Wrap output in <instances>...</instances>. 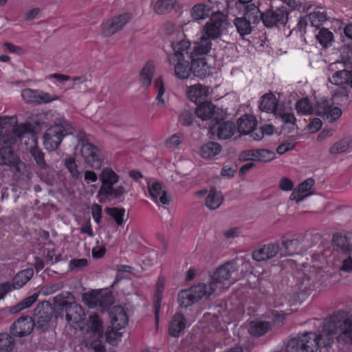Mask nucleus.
<instances>
[{
    "instance_id": "1",
    "label": "nucleus",
    "mask_w": 352,
    "mask_h": 352,
    "mask_svg": "<svg viewBox=\"0 0 352 352\" xmlns=\"http://www.w3.org/2000/svg\"><path fill=\"white\" fill-rule=\"evenodd\" d=\"M24 140L32 156L41 168H45L43 153L37 147V139L30 123L16 125L15 117H0V164L8 165L19 171L20 160L11 146L18 140Z\"/></svg>"
},
{
    "instance_id": "2",
    "label": "nucleus",
    "mask_w": 352,
    "mask_h": 352,
    "mask_svg": "<svg viewBox=\"0 0 352 352\" xmlns=\"http://www.w3.org/2000/svg\"><path fill=\"white\" fill-rule=\"evenodd\" d=\"M320 339L324 346H329L334 340L340 343L352 344V313L349 315L338 312L323 328Z\"/></svg>"
},
{
    "instance_id": "3",
    "label": "nucleus",
    "mask_w": 352,
    "mask_h": 352,
    "mask_svg": "<svg viewBox=\"0 0 352 352\" xmlns=\"http://www.w3.org/2000/svg\"><path fill=\"white\" fill-rule=\"evenodd\" d=\"M228 25L226 14L219 10L212 12L210 19L200 29L199 38L195 43L197 52L208 54L212 48L211 40L217 39L226 34Z\"/></svg>"
},
{
    "instance_id": "4",
    "label": "nucleus",
    "mask_w": 352,
    "mask_h": 352,
    "mask_svg": "<svg viewBox=\"0 0 352 352\" xmlns=\"http://www.w3.org/2000/svg\"><path fill=\"white\" fill-rule=\"evenodd\" d=\"M173 53L168 55V61L174 68L175 75L179 79H187L192 74L190 41L182 39L173 42Z\"/></svg>"
},
{
    "instance_id": "5",
    "label": "nucleus",
    "mask_w": 352,
    "mask_h": 352,
    "mask_svg": "<svg viewBox=\"0 0 352 352\" xmlns=\"http://www.w3.org/2000/svg\"><path fill=\"white\" fill-rule=\"evenodd\" d=\"M297 113L300 115L316 113L324 117L329 122H333L342 116V111L339 107L333 106L331 100L324 98L319 99L314 106L308 98H302L296 103Z\"/></svg>"
},
{
    "instance_id": "6",
    "label": "nucleus",
    "mask_w": 352,
    "mask_h": 352,
    "mask_svg": "<svg viewBox=\"0 0 352 352\" xmlns=\"http://www.w3.org/2000/svg\"><path fill=\"white\" fill-rule=\"evenodd\" d=\"M259 109L262 111L273 113L292 129H296V119L290 104L279 103L274 94H266L261 97Z\"/></svg>"
},
{
    "instance_id": "7",
    "label": "nucleus",
    "mask_w": 352,
    "mask_h": 352,
    "mask_svg": "<svg viewBox=\"0 0 352 352\" xmlns=\"http://www.w3.org/2000/svg\"><path fill=\"white\" fill-rule=\"evenodd\" d=\"M54 118V124L45 131L43 135L44 147L50 151L56 150L72 131L70 123L63 116L55 113Z\"/></svg>"
},
{
    "instance_id": "8",
    "label": "nucleus",
    "mask_w": 352,
    "mask_h": 352,
    "mask_svg": "<svg viewBox=\"0 0 352 352\" xmlns=\"http://www.w3.org/2000/svg\"><path fill=\"white\" fill-rule=\"evenodd\" d=\"M99 179L102 184L97 195L99 201H106L109 196L120 197L124 193L123 186L114 187L119 182L120 176L111 167L103 168L99 175Z\"/></svg>"
},
{
    "instance_id": "9",
    "label": "nucleus",
    "mask_w": 352,
    "mask_h": 352,
    "mask_svg": "<svg viewBox=\"0 0 352 352\" xmlns=\"http://www.w3.org/2000/svg\"><path fill=\"white\" fill-rule=\"evenodd\" d=\"M352 63L346 61L331 63L328 66V80L333 85L340 87V94L346 97V87L352 89V71L349 69Z\"/></svg>"
},
{
    "instance_id": "10",
    "label": "nucleus",
    "mask_w": 352,
    "mask_h": 352,
    "mask_svg": "<svg viewBox=\"0 0 352 352\" xmlns=\"http://www.w3.org/2000/svg\"><path fill=\"white\" fill-rule=\"evenodd\" d=\"M74 154L82 157L87 166L94 170L100 169L104 162L101 150L84 139L79 140L75 146Z\"/></svg>"
},
{
    "instance_id": "11",
    "label": "nucleus",
    "mask_w": 352,
    "mask_h": 352,
    "mask_svg": "<svg viewBox=\"0 0 352 352\" xmlns=\"http://www.w3.org/2000/svg\"><path fill=\"white\" fill-rule=\"evenodd\" d=\"M319 337L314 332H305L291 338L287 344L286 352H316L318 347Z\"/></svg>"
},
{
    "instance_id": "12",
    "label": "nucleus",
    "mask_w": 352,
    "mask_h": 352,
    "mask_svg": "<svg viewBox=\"0 0 352 352\" xmlns=\"http://www.w3.org/2000/svg\"><path fill=\"white\" fill-rule=\"evenodd\" d=\"M333 240L338 261L340 263V270L345 272H352V235H336Z\"/></svg>"
},
{
    "instance_id": "13",
    "label": "nucleus",
    "mask_w": 352,
    "mask_h": 352,
    "mask_svg": "<svg viewBox=\"0 0 352 352\" xmlns=\"http://www.w3.org/2000/svg\"><path fill=\"white\" fill-rule=\"evenodd\" d=\"M236 266L234 263H227L219 267L211 276L207 287H212V294L217 289L224 291L228 289L232 284L230 278L236 271Z\"/></svg>"
},
{
    "instance_id": "14",
    "label": "nucleus",
    "mask_w": 352,
    "mask_h": 352,
    "mask_svg": "<svg viewBox=\"0 0 352 352\" xmlns=\"http://www.w3.org/2000/svg\"><path fill=\"white\" fill-rule=\"evenodd\" d=\"M213 288L207 287L206 283H199L178 294L177 300L180 306L188 307L203 298L212 294Z\"/></svg>"
},
{
    "instance_id": "15",
    "label": "nucleus",
    "mask_w": 352,
    "mask_h": 352,
    "mask_svg": "<svg viewBox=\"0 0 352 352\" xmlns=\"http://www.w3.org/2000/svg\"><path fill=\"white\" fill-rule=\"evenodd\" d=\"M133 19L130 12H124L103 21L100 24V33L105 37L111 36L122 30Z\"/></svg>"
},
{
    "instance_id": "16",
    "label": "nucleus",
    "mask_w": 352,
    "mask_h": 352,
    "mask_svg": "<svg viewBox=\"0 0 352 352\" xmlns=\"http://www.w3.org/2000/svg\"><path fill=\"white\" fill-rule=\"evenodd\" d=\"M290 11L283 6L275 10L270 8L262 14V20L266 27L272 28L286 23Z\"/></svg>"
},
{
    "instance_id": "17",
    "label": "nucleus",
    "mask_w": 352,
    "mask_h": 352,
    "mask_svg": "<svg viewBox=\"0 0 352 352\" xmlns=\"http://www.w3.org/2000/svg\"><path fill=\"white\" fill-rule=\"evenodd\" d=\"M33 274L34 271L32 269H25L15 275L13 283L6 282L0 285V299L7 293L24 286L31 279Z\"/></svg>"
},
{
    "instance_id": "18",
    "label": "nucleus",
    "mask_w": 352,
    "mask_h": 352,
    "mask_svg": "<svg viewBox=\"0 0 352 352\" xmlns=\"http://www.w3.org/2000/svg\"><path fill=\"white\" fill-rule=\"evenodd\" d=\"M218 4V1L206 0L195 4L190 10L192 19L194 21H202L211 17L212 12H217L215 10V6Z\"/></svg>"
},
{
    "instance_id": "19",
    "label": "nucleus",
    "mask_w": 352,
    "mask_h": 352,
    "mask_svg": "<svg viewBox=\"0 0 352 352\" xmlns=\"http://www.w3.org/2000/svg\"><path fill=\"white\" fill-rule=\"evenodd\" d=\"M199 198L205 197V205L211 210L219 208L223 202L224 198L221 192L214 188L209 190L202 189L195 193Z\"/></svg>"
},
{
    "instance_id": "20",
    "label": "nucleus",
    "mask_w": 352,
    "mask_h": 352,
    "mask_svg": "<svg viewBox=\"0 0 352 352\" xmlns=\"http://www.w3.org/2000/svg\"><path fill=\"white\" fill-rule=\"evenodd\" d=\"M206 54H200L199 52H197V45L195 44L192 51L191 67L192 73L195 76L203 78L210 73V67L203 57Z\"/></svg>"
},
{
    "instance_id": "21",
    "label": "nucleus",
    "mask_w": 352,
    "mask_h": 352,
    "mask_svg": "<svg viewBox=\"0 0 352 352\" xmlns=\"http://www.w3.org/2000/svg\"><path fill=\"white\" fill-rule=\"evenodd\" d=\"M110 296L102 291L93 290L84 293L82 296V302L89 308H94L97 306L105 307L111 301Z\"/></svg>"
},
{
    "instance_id": "22",
    "label": "nucleus",
    "mask_w": 352,
    "mask_h": 352,
    "mask_svg": "<svg viewBox=\"0 0 352 352\" xmlns=\"http://www.w3.org/2000/svg\"><path fill=\"white\" fill-rule=\"evenodd\" d=\"M315 184V181L312 178L306 180L298 184L290 195L289 199L299 203L305 199L313 194L311 189Z\"/></svg>"
},
{
    "instance_id": "23",
    "label": "nucleus",
    "mask_w": 352,
    "mask_h": 352,
    "mask_svg": "<svg viewBox=\"0 0 352 352\" xmlns=\"http://www.w3.org/2000/svg\"><path fill=\"white\" fill-rule=\"evenodd\" d=\"M148 188L150 196L155 202L163 205L169 203L166 192L161 183L155 180H150L148 182Z\"/></svg>"
},
{
    "instance_id": "24",
    "label": "nucleus",
    "mask_w": 352,
    "mask_h": 352,
    "mask_svg": "<svg viewBox=\"0 0 352 352\" xmlns=\"http://www.w3.org/2000/svg\"><path fill=\"white\" fill-rule=\"evenodd\" d=\"M210 89L209 87L201 84H195L186 88V96L188 98L195 103H197L209 96Z\"/></svg>"
},
{
    "instance_id": "25",
    "label": "nucleus",
    "mask_w": 352,
    "mask_h": 352,
    "mask_svg": "<svg viewBox=\"0 0 352 352\" xmlns=\"http://www.w3.org/2000/svg\"><path fill=\"white\" fill-rule=\"evenodd\" d=\"M210 131L219 139L227 140L234 135L235 126L231 122H217L216 124L211 126Z\"/></svg>"
},
{
    "instance_id": "26",
    "label": "nucleus",
    "mask_w": 352,
    "mask_h": 352,
    "mask_svg": "<svg viewBox=\"0 0 352 352\" xmlns=\"http://www.w3.org/2000/svg\"><path fill=\"white\" fill-rule=\"evenodd\" d=\"M279 251V247L274 243H270L255 250L252 252V258L257 261H263L274 257Z\"/></svg>"
},
{
    "instance_id": "27",
    "label": "nucleus",
    "mask_w": 352,
    "mask_h": 352,
    "mask_svg": "<svg viewBox=\"0 0 352 352\" xmlns=\"http://www.w3.org/2000/svg\"><path fill=\"white\" fill-rule=\"evenodd\" d=\"M237 124L239 133L251 135L256 131L254 129L257 124V120L252 115H244L238 120Z\"/></svg>"
},
{
    "instance_id": "28",
    "label": "nucleus",
    "mask_w": 352,
    "mask_h": 352,
    "mask_svg": "<svg viewBox=\"0 0 352 352\" xmlns=\"http://www.w3.org/2000/svg\"><path fill=\"white\" fill-rule=\"evenodd\" d=\"M111 325L113 328L122 330L128 324V316L122 306H116L111 311Z\"/></svg>"
},
{
    "instance_id": "29",
    "label": "nucleus",
    "mask_w": 352,
    "mask_h": 352,
    "mask_svg": "<svg viewBox=\"0 0 352 352\" xmlns=\"http://www.w3.org/2000/svg\"><path fill=\"white\" fill-rule=\"evenodd\" d=\"M33 327V320L31 317H23L14 323L12 333L16 336H24L30 333Z\"/></svg>"
},
{
    "instance_id": "30",
    "label": "nucleus",
    "mask_w": 352,
    "mask_h": 352,
    "mask_svg": "<svg viewBox=\"0 0 352 352\" xmlns=\"http://www.w3.org/2000/svg\"><path fill=\"white\" fill-rule=\"evenodd\" d=\"M177 3V0H152L151 8L155 14L164 15L170 12Z\"/></svg>"
},
{
    "instance_id": "31",
    "label": "nucleus",
    "mask_w": 352,
    "mask_h": 352,
    "mask_svg": "<svg viewBox=\"0 0 352 352\" xmlns=\"http://www.w3.org/2000/svg\"><path fill=\"white\" fill-rule=\"evenodd\" d=\"M219 144L209 142L201 145L199 149V155L205 160H212L221 151Z\"/></svg>"
},
{
    "instance_id": "32",
    "label": "nucleus",
    "mask_w": 352,
    "mask_h": 352,
    "mask_svg": "<svg viewBox=\"0 0 352 352\" xmlns=\"http://www.w3.org/2000/svg\"><path fill=\"white\" fill-rule=\"evenodd\" d=\"M331 155L352 151V137L348 136L334 142L329 149Z\"/></svg>"
},
{
    "instance_id": "33",
    "label": "nucleus",
    "mask_w": 352,
    "mask_h": 352,
    "mask_svg": "<svg viewBox=\"0 0 352 352\" xmlns=\"http://www.w3.org/2000/svg\"><path fill=\"white\" fill-rule=\"evenodd\" d=\"M272 329L269 322L262 320H253L248 324V332L253 336L260 337Z\"/></svg>"
},
{
    "instance_id": "34",
    "label": "nucleus",
    "mask_w": 352,
    "mask_h": 352,
    "mask_svg": "<svg viewBox=\"0 0 352 352\" xmlns=\"http://www.w3.org/2000/svg\"><path fill=\"white\" fill-rule=\"evenodd\" d=\"M186 327V320L181 314H175L169 324V333L178 337Z\"/></svg>"
},
{
    "instance_id": "35",
    "label": "nucleus",
    "mask_w": 352,
    "mask_h": 352,
    "mask_svg": "<svg viewBox=\"0 0 352 352\" xmlns=\"http://www.w3.org/2000/svg\"><path fill=\"white\" fill-rule=\"evenodd\" d=\"M165 278L164 277H160L156 283V286L154 290V302L155 309V317L157 322L158 321V315L160 309L161 301L163 296V292L165 287Z\"/></svg>"
},
{
    "instance_id": "36",
    "label": "nucleus",
    "mask_w": 352,
    "mask_h": 352,
    "mask_svg": "<svg viewBox=\"0 0 352 352\" xmlns=\"http://www.w3.org/2000/svg\"><path fill=\"white\" fill-rule=\"evenodd\" d=\"M154 88L156 91L157 106L164 108L166 106V98L165 96V87L162 76H159L154 82Z\"/></svg>"
},
{
    "instance_id": "37",
    "label": "nucleus",
    "mask_w": 352,
    "mask_h": 352,
    "mask_svg": "<svg viewBox=\"0 0 352 352\" xmlns=\"http://www.w3.org/2000/svg\"><path fill=\"white\" fill-rule=\"evenodd\" d=\"M155 70V66L152 62H148L144 66L140 73V81L144 87H147L150 86Z\"/></svg>"
},
{
    "instance_id": "38",
    "label": "nucleus",
    "mask_w": 352,
    "mask_h": 352,
    "mask_svg": "<svg viewBox=\"0 0 352 352\" xmlns=\"http://www.w3.org/2000/svg\"><path fill=\"white\" fill-rule=\"evenodd\" d=\"M196 113L200 119L208 120L214 116L215 107L210 102H203L197 107Z\"/></svg>"
},
{
    "instance_id": "39",
    "label": "nucleus",
    "mask_w": 352,
    "mask_h": 352,
    "mask_svg": "<svg viewBox=\"0 0 352 352\" xmlns=\"http://www.w3.org/2000/svg\"><path fill=\"white\" fill-rule=\"evenodd\" d=\"M184 142V135L177 133L166 139L164 146L170 152H173L179 148Z\"/></svg>"
},
{
    "instance_id": "40",
    "label": "nucleus",
    "mask_w": 352,
    "mask_h": 352,
    "mask_svg": "<svg viewBox=\"0 0 352 352\" xmlns=\"http://www.w3.org/2000/svg\"><path fill=\"white\" fill-rule=\"evenodd\" d=\"M333 34L327 28H321L316 34V38L322 47H329L333 41Z\"/></svg>"
},
{
    "instance_id": "41",
    "label": "nucleus",
    "mask_w": 352,
    "mask_h": 352,
    "mask_svg": "<svg viewBox=\"0 0 352 352\" xmlns=\"http://www.w3.org/2000/svg\"><path fill=\"white\" fill-rule=\"evenodd\" d=\"M254 162L266 163L272 161L276 154L274 151L267 149H254Z\"/></svg>"
},
{
    "instance_id": "42",
    "label": "nucleus",
    "mask_w": 352,
    "mask_h": 352,
    "mask_svg": "<svg viewBox=\"0 0 352 352\" xmlns=\"http://www.w3.org/2000/svg\"><path fill=\"white\" fill-rule=\"evenodd\" d=\"M251 21H248L245 17H238L234 20V25L238 32L241 36L248 35L252 31L250 25Z\"/></svg>"
},
{
    "instance_id": "43",
    "label": "nucleus",
    "mask_w": 352,
    "mask_h": 352,
    "mask_svg": "<svg viewBox=\"0 0 352 352\" xmlns=\"http://www.w3.org/2000/svg\"><path fill=\"white\" fill-rule=\"evenodd\" d=\"M108 213L113 217L118 226L124 225L127 220V216L124 208H109Z\"/></svg>"
},
{
    "instance_id": "44",
    "label": "nucleus",
    "mask_w": 352,
    "mask_h": 352,
    "mask_svg": "<svg viewBox=\"0 0 352 352\" xmlns=\"http://www.w3.org/2000/svg\"><path fill=\"white\" fill-rule=\"evenodd\" d=\"M309 19L313 26L319 27L327 20L326 11H314L309 14Z\"/></svg>"
},
{
    "instance_id": "45",
    "label": "nucleus",
    "mask_w": 352,
    "mask_h": 352,
    "mask_svg": "<svg viewBox=\"0 0 352 352\" xmlns=\"http://www.w3.org/2000/svg\"><path fill=\"white\" fill-rule=\"evenodd\" d=\"M245 18H248V21L256 23L259 19L262 18V14L260 13L259 8L254 4H249L246 6L245 10Z\"/></svg>"
},
{
    "instance_id": "46",
    "label": "nucleus",
    "mask_w": 352,
    "mask_h": 352,
    "mask_svg": "<svg viewBox=\"0 0 352 352\" xmlns=\"http://www.w3.org/2000/svg\"><path fill=\"white\" fill-rule=\"evenodd\" d=\"M117 328H113L112 325L109 327L105 333L107 341L111 345L117 344L122 337V333Z\"/></svg>"
},
{
    "instance_id": "47",
    "label": "nucleus",
    "mask_w": 352,
    "mask_h": 352,
    "mask_svg": "<svg viewBox=\"0 0 352 352\" xmlns=\"http://www.w3.org/2000/svg\"><path fill=\"white\" fill-rule=\"evenodd\" d=\"M276 129L272 124H265L261 127L259 130L256 131L251 135V137L254 140H260L263 138L264 135H271L274 133Z\"/></svg>"
},
{
    "instance_id": "48",
    "label": "nucleus",
    "mask_w": 352,
    "mask_h": 352,
    "mask_svg": "<svg viewBox=\"0 0 352 352\" xmlns=\"http://www.w3.org/2000/svg\"><path fill=\"white\" fill-rule=\"evenodd\" d=\"M58 100H60V97L57 95H52L38 89L36 104H47Z\"/></svg>"
},
{
    "instance_id": "49",
    "label": "nucleus",
    "mask_w": 352,
    "mask_h": 352,
    "mask_svg": "<svg viewBox=\"0 0 352 352\" xmlns=\"http://www.w3.org/2000/svg\"><path fill=\"white\" fill-rule=\"evenodd\" d=\"M64 164L72 177L75 179H78L80 177V171L76 160L72 157H68L65 160Z\"/></svg>"
},
{
    "instance_id": "50",
    "label": "nucleus",
    "mask_w": 352,
    "mask_h": 352,
    "mask_svg": "<svg viewBox=\"0 0 352 352\" xmlns=\"http://www.w3.org/2000/svg\"><path fill=\"white\" fill-rule=\"evenodd\" d=\"M13 345V338L9 334H0V352H9L12 350Z\"/></svg>"
},
{
    "instance_id": "51",
    "label": "nucleus",
    "mask_w": 352,
    "mask_h": 352,
    "mask_svg": "<svg viewBox=\"0 0 352 352\" xmlns=\"http://www.w3.org/2000/svg\"><path fill=\"white\" fill-rule=\"evenodd\" d=\"M282 244L285 249L283 253L285 255H292L296 253L299 246L298 241L295 239L285 240Z\"/></svg>"
},
{
    "instance_id": "52",
    "label": "nucleus",
    "mask_w": 352,
    "mask_h": 352,
    "mask_svg": "<svg viewBox=\"0 0 352 352\" xmlns=\"http://www.w3.org/2000/svg\"><path fill=\"white\" fill-rule=\"evenodd\" d=\"M38 297V294H34L32 296L25 298L23 300L18 303L15 307V311H20L23 309H27L32 306V305L36 302Z\"/></svg>"
},
{
    "instance_id": "53",
    "label": "nucleus",
    "mask_w": 352,
    "mask_h": 352,
    "mask_svg": "<svg viewBox=\"0 0 352 352\" xmlns=\"http://www.w3.org/2000/svg\"><path fill=\"white\" fill-rule=\"evenodd\" d=\"M38 89H25L21 91V97L27 103L36 104Z\"/></svg>"
},
{
    "instance_id": "54",
    "label": "nucleus",
    "mask_w": 352,
    "mask_h": 352,
    "mask_svg": "<svg viewBox=\"0 0 352 352\" xmlns=\"http://www.w3.org/2000/svg\"><path fill=\"white\" fill-rule=\"evenodd\" d=\"M280 1L286 5L291 11L299 10L302 8L305 11V7L303 6V0H280Z\"/></svg>"
},
{
    "instance_id": "55",
    "label": "nucleus",
    "mask_w": 352,
    "mask_h": 352,
    "mask_svg": "<svg viewBox=\"0 0 352 352\" xmlns=\"http://www.w3.org/2000/svg\"><path fill=\"white\" fill-rule=\"evenodd\" d=\"M193 115L192 113L188 110H184L181 112L179 116V122L181 124L188 126L192 123Z\"/></svg>"
},
{
    "instance_id": "56",
    "label": "nucleus",
    "mask_w": 352,
    "mask_h": 352,
    "mask_svg": "<svg viewBox=\"0 0 352 352\" xmlns=\"http://www.w3.org/2000/svg\"><path fill=\"white\" fill-rule=\"evenodd\" d=\"M296 142L294 140L286 141L279 145L276 149V152L279 155H283L284 153L290 151L296 146Z\"/></svg>"
},
{
    "instance_id": "57",
    "label": "nucleus",
    "mask_w": 352,
    "mask_h": 352,
    "mask_svg": "<svg viewBox=\"0 0 352 352\" xmlns=\"http://www.w3.org/2000/svg\"><path fill=\"white\" fill-rule=\"evenodd\" d=\"M49 80H55L54 85H64L67 81L70 80V77L67 75L61 74H52L47 76Z\"/></svg>"
},
{
    "instance_id": "58",
    "label": "nucleus",
    "mask_w": 352,
    "mask_h": 352,
    "mask_svg": "<svg viewBox=\"0 0 352 352\" xmlns=\"http://www.w3.org/2000/svg\"><path fill=\"white\" fill-rule=\"evenodd\" d=\"M45 305L47 306V307L50 306V305L48 303L43 302L41 305H37L36 308L34 310L35 311V315H36V317H37V320H38V322H42L41 321L42 318L44 319L43 322H48L50 320V318H51L49 315H46V316H44L43 314L45 313H43V314L41 313V309H43Z\"/></svg>"
},
{
    "instance_id": "59",
    "label": "nucleus",
    "mask_w": 352,
    "mask_h": 352,
    "mask_svg": "<svg viewBox=\"0 0 352 352\" xmlns=\"http://www.w3.org/2000/svg\"><path fill=\"white\" fill-rule=\"evenodd\" d=\"M294 182L287 177H283L279 181V188L284 191H291L294 188Z\"/></svg>"
},
{
    "instance_id": "60",
    "label": "nucleus",
    "mask_w": 352,
    "mask_h": 352,
    "mask_svg": "<svg viewBox=\"0 0 352 352\" xmlns=\"http://www.w3.org/2000/svg\"><path fill=\"white\" fill-rule=\"evenodd\" d=\"M83 177L85 182L89 184L97 182L99 176L94 170H87L83 173Z\"/></svg>"
},
{
    "instance_id": "61",
    "label": "nucleus",
    "mask_w": 352,
    "mask_h": 352,
    "mask_svg": "<svg viewBox=\"0 0 352 352\" xmlns=\"http://www.w3.org/2000/svg\"><path fill=\"white\" fill-rule=\"evenodd\" d=\"M322 126V120L319 118H313L309 125L307 126V129L311 133H316L318 131Z\"/></svg>"
},
{
    "instance_id": "62",
    "label": "nucleus",
    "mask_w": 352,
    "mask_h": 352,
    "mask_svg": "<svg viewBox=\"0 0 352 352\" xmlns=\"http://www.w3.org/2000/svg\"><path fill=\"white\" fill-rule=\"evenodd\" d=\"M91 214H92L94 221L97 223H99L100 221L101 214H102L101 206L97 204H94L91 206Z\"/></svg>"
},
{
    "instance_id": "63",
    "label": "nucleus",
    "mask_w": 352,
    "mask_h": 352,
    "mask_svg": "<svg viewBox=\"0 0 352 352\" xmlns=\"http://www.w3.org/2000/svg\"><path fill=\"white\" fill-rule=\"evenodd\" d=\"M87 261L85 258L73 259L69 262V268L71 270L81 269L86 266Z\"/></svg>"
},
{
    "instance_id": "64",
    "label": "nucleus",
    "mask_w": 352,
    "mask_h": 352,
    "mask_svg": "<svg viewBox=\"0 0 352 352\" xmlns=\"http://www.w3.org/2000/svg\"><path fill=\"white\" fill-rule=\"evenodd\" d=\"M254 149L244 151L239 155V160L243 162H254Z\"/></svg>"
}]
</instances>
